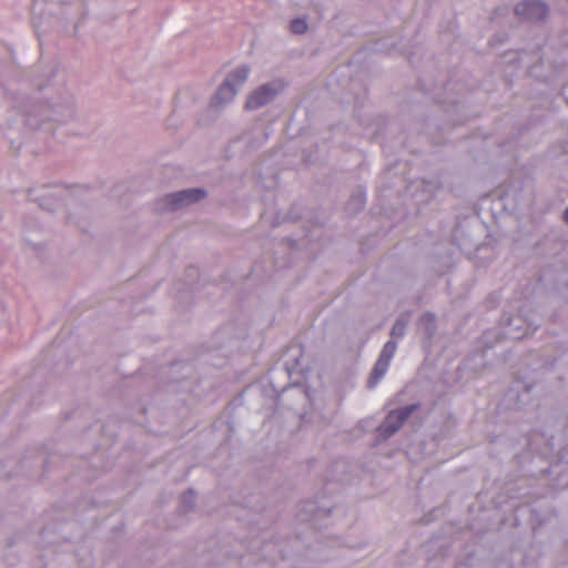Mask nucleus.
Wrapping results in <instances>:
<instances>
[{
    "label": "nucleus",
    "mask_w": 568,
    "mask_h": 568,
    "mask_svg": "<svg viewBox=\"0 0 568 568\" xmlns=\"http://www.w3.org/2000/svg\"><path fill=\"white\" fill-rule=\"evenodd\" d=\"M407 321L399 317L395 321L390 329L392 339L387 341L376 359L367 379V388L373 389L379 381L386 375L390 362L397 351V339H402L406 333Z\"/></svg>",
    "instance_id": "obj_1"
},
{
    "label": "nucleus",
    "mask_w": 568,
    "mask_h": 568,
    "mask_svg": "<svg viewBox=\"0 0 568 568\" xmlns=\"http://www.w3.org/2000/svg\"><path fill=\"white\" fill-rule=\"evenodd\" d=\"M58 108L31 103L22 113V121L30 129H37L42 124L43 120L64 121L68 116L72 115L71 108H65L63 112L58 110Z\"/></svg>",
    "instance_id": "obj_2"
},
{
    "label": "nucleus",
    "mask_w": 568,
    "mask_h": 568,
    "mask_svg": "<svg viewBox=\"0 0 568 568\" xmlns=\"http://www.w3.org/2000/svg\"><path fill=\"white\" fill-rule=\"evenodd\" d=\"M206 196V191L202 187L185 189L165 194L156 203L160 211H176L193 203L200 202Z\"/></svg>",
    "instance_id": "obj_3"
},
{
    "label": "nucleus",
    "mask_w": 568,
    "mask_h": 568,
    "mask_svg": "<svg viewBox=\"0 0 568 568\" xmlns=\"http://www.w3.org/2000/svg\"><path fill=\"white\" fill-rule=\"evenodd\" d=\"M250 73V69L247 65H241L230 72L225 78L224 82L219 87L215 92L212 104L220 105L223 103H227L237 93L239 88H241L245 81L247 80Z\"/></svg>",
    "instance_id": "obj_4"
},
{
    "label": "nucleus",
    "mask_w": 568,
    "mask_h": 568,
    "mask_svg": "<svg viewBox=\"0 0 568 568\" xmlns=\"http://www.w3.org/2000/svg\"><path fill=\"white\" fill-rule=\"evenodd\" d=\"M414 409L415 406L410 405L389 412L377 428L379 435L383 438H389L402 427Z\"/></svg>",
    "instance_id": "obj_5"
},
{
    "label": "nucleus",
    "mask_w": 568,
    "mask_h": 568,
    "mask_svg": "<svg viewBox=\"0 0 568 568\" xmlns=\"http://www.w3.org/2000/svg\"><path fill=\"white\" fill-rule=\"evenodd\" d=\"M515 14L529 22L544 20L548 14V7L540 0H524L516 4Z\"/></svg>",
    "instance_id": "obj_6"
},
{
    "label": "nucleus",
    "mask_w": 568,
    "mask_h": 568,
    "mask_svg": "<svg viewBox=\"0 0 568 568\" xmlns=\"http://www.w3.org/2000/svg\"><path fill=\"white\" fill-rule=\"evenodd\" d=\"M276 94L277 90L274 88V85L271 83H265L248 95L245 102V108L247 110H257L273 101Z\"/></svg>",
    "instance_id": "obj_7"
},
{
    "label": "nucleus",
    "mask_w": 568,
    "mask_h": 568,
    "mask_svg": "<svg viewBox=\"0 0 568 568\" xmlns=\"http://www.w3.org/2000/svg\"><path fill=\"white\" fill-rule=\"evenodd\" d=\"M332 511L329 505H318V501L308 500L304 504L303 508L298 511V518L303 521H311L317 524L320 518L328 517Z\"/></svg>",
    "instance_id": "obj_8"
},
{
    "label": "nucleus",
    "mask_w": 568,
    "mask_h": 568,
    "mask_svg": "<svg viewBox=\"0 0 568 568\" xmlns=\"http://www.w3.org/2000/svg\"><path fill=\"white\" fill-rule=\"evenodd\" d=\"M524 321L520 316H511L507 318L505 326V335L509 338L519 339L528 334V325L523 327Z\"/></svg>",
    "instance_id": "obj_9"
},
{
    "label": "nucleus",
    "mask_w": 568,
    "mask_h": 568,
    "mask_svg": "<svg viewBox=\"0 0 568 568\" xmlns=\"http://www.w3.org/2000/svg\"><path fill=\"white\" fill-rule=\"evenodd\" d=\"M420 328L427 334L428 337H432L436 331V317L432 313H425L419 318Z\"/></svg>",
    "instance_id": "obj_10"
},
{
    "label": "nucleus",
    "mask_w": 568,
    "mask_h": 568,
    "mask_svg": "<svg viewBox=\"0 0 568 568\" xmlns=\"http://www.w3.org/2000/svg\"><path fill=\"white\" fill-rule=\"evenodd\" d=\"M366 203V193L364 191H358L356 194L352 196V199L347 203L348 211H358L364 207Z\"/></svg>",
    "instance_id": "obj_11"
},
{
    "label": "nucleus",
    "mask_w": 568,
    "mask_h": 568,
    "mask_svg": "<svg viewBox=\"0 0 568 568\" xmlns=\"http://www.w3.org/2000/svg\"><path fill=\"white\" fill-rule=\"evenodd\" d=\"M194 505H195V494L192 489H190L181 496L179 508L182 513H187L191 509H193Z\"/></svg>",
    "instance_id": "obj_12"
},
{
    "label": "nucleus",
    "mask_w": 568,
    "mask_h": 568,
    "mask_svg": "<svg viewBox=\"0 0 568 568\" xmlns=\"http://www.w3.org/2000/svg\"><path fill=\"white\" fill-rule=\"evenodd\" d=\"M39 205L48 211H54L59 207L60 202L53 195H44L39 202Z\"/></svg>",
    "instance_id": "obj_13"
},
{
    "label": "nucleus",
    "mask_w": 568,
    "mask_h": 568,
    "mask_svg": "<svg viewBox=\"0 0 568 568\" xmlns=\"http://www.w3.org/2000/svg\"><path fill=\"white\" fill-rule=\"evenodd\" d=\"M290 29L295 34H303L307 30V23L304 19L296 18L291 21Z\"/></svg>",
    "instance_id": "obj_14"
},
{
    "label": "nucleus",
    "mask_w": 568,
    "mask_h": 568,
    "mask_svg": "<svg viewBox=\"0 0 568 568\" xmlns=\"http://www.w3.org/2000/svg\"><path fill=\"white\" fill-rule=\"evenodd\" d=\"M564 220L568 224V206L566 207V210L564 212Z\"/></svg>",
    "instance_id": "obj_15"
}]
</instances>
